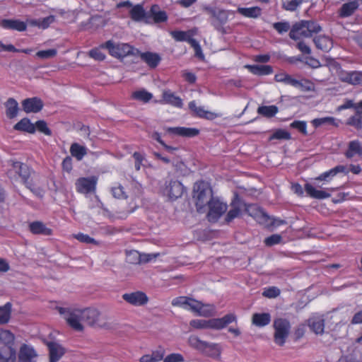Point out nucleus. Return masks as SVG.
I'll return each mask as SVG.
<instances>
[{"label":"nucleus","instance_id":"1","mask_svg":"<svg viewBox=\"0 0 362 362\" xmlns=\"http://www.w3.org/2000/svg\"><path fill=\"white\" fill-rule=\"evenodd\" d=\"M6 168V175L11 181L21 180L36 196L43 197V189L39 185V179L28 165L11 159L7 161Z\"/></svg>","mask_w":362,"mask_h":362},{"label":"nucleus","instance_id":"2","mask_svg":"<svg viewBox=\"0 0 362 362\" xmlns=\"http://www.w3.org/2000/svg\"><path fill=\"white\" fill-rule=\"evenodd\" d=\"M231 209L228 211L226 221L230 222L239 217L242 211L254 218L259 223H263L269 219V216L257 205L247 204L238 193H235L230 202Z\"/></svg>","mask_w":362,"mask_h":362},{"label":"nucleus","instance_id":"3","mask_svg":"<svg viewBox=\"0 0 362 362\" xmlns=\"http://www.w3.org/2000/svg\"><path fill=\"white\" fill-rule=\"evenodd\" d=\"M172 305L190 310L197 315L204 317L212 316L216 313V308L214 305L204 304L201 301L187 296H179L174 298L172 301Z\"/></svg>","mask_w":362,"mask_h":362},{"label":"nucleus","instance_id":"4","mask_svg":"<svg viewBox=\"0 0 362 362\" xmlns=\"http://www.w3.org/2000/svg\"><path fill=\"white\" fill-rule=\"evenodd\" d=\"M321 31V27L313 21H301L293 25L290 30L289 37L294 40H300L303 37H310L313 34Z\"/></svg>","mask_w":362,"mask_h":362},{"label":"nucleus","instance_id":"5","mask_svg":"<svg viewBox=\"0 0 362 362\" xmlns=\"http://www.w3.org/2000/svg\"><path fill=\"white\" fill-rule=\"evenodd\" d=\"M203 9L209 15V21L211 25L217 31L226 33L224 25L228 21L229 14H233L234 12L210 6H205Z\"/></svg>","mask_w":362,"mask_h":362},{"label":"nucleus","instance_id":"6","mask_svg":"<svg viewBox=\"0 0 362 362\" xmlns=\"http://www.w3.org/2000/svg\"><path fill=\"white\" fill-rule=\"evenodd\" d=\"M100 47H105L110 56L119 60H123L128 56L136 57V54L139 53V49L128 43H115L112 40L106 41L101 44Z\"/></svg>","mask_w":362,"mask_h":362},{"label":"nucleus","instance_id":"7","mask_svg":"<svg viewBox=\"0 0 362 362\" xmlns=\"http://www.w3.org/2000/svg\"><path fill=\"white\" fill-rule=\"evenodd\" d=\"M188 342L191 347L198 350L206 356L214 359L221 358V347L218 344L202 341L195 335L190 336Z\"/></svg>","mask_w":362,"mask_h":362},{"label":"nucleus","instance_id":"8","mask_svg":"<svg viewBox=\"0 0 362 362\" xmlns=\"http://www.w3.org/2000/svg\"><path fill=\"white\" fill-rule=\"evenodd\" d=\"M194 191L196 193V207L199 213L205 211V206L208 204L212 196V189L209 184L203 180L198 181L194 186Z\"/></svg>","mask_w":362,"mask_h":362},{"label":"nucleus","instance_id":"9","mask_svg":"<svg viewBox=\"0 0 362 362\" xmlns=\"http://www.w3.org/2000/svg\"><path fill=\"white\" fill-rule=\"evenodd\" d=\"M273 327L274 329V341L278 346H283L289 336L291 328L289 320L283 317L275 318Z\"/></svg>","mask_w":362,"mask_h":362},{"label":"nucleus","instance_id":"10","mask_svg":"<svg viewBox=\"0 0 362 362\" xmlns=\"http://www.w3.org/2000/svg\"><path fill=\"white\" fill-rule=\"evenodd\" d=\"M60 315H63L67 325L74 331L83 332V326L81 323L82 318L79 309L65 308L62 307L56 308Z\"/></svg>","mask_w":362,"mask_h":362},{"label":"nucleus","instance_id":"11","mask_svg":"<svg viewBox=\"0 0 362 362\" xmlns=\"http://www.w3.org/2000/svg\"><path fill=\"white\" fill-rule=\"evenodd\" d=\"M207 218L210 222H216L227 211L228 205L219 199L211 197L208 203Z\"/></svg>","mask_w":362,"mask_h":362},{"label":"nucleus","instance_id":"12","mask_svg":"<svg viewBox=\"0 0 362 362\" xmlns=\"http://www.w3.org/2000/svg\"><path fill=\"white\" fill-rule=\"evenodd\" d=\"M13 129L29 134L35 133L36 129L40 132L45 133V121L39 120L35 124H33L28 118L24 117L14 125Z\"/></svg>","mask_w":362,"mask_h":362},{"label":"nucleus","instance_id":"13","mask_svg":"<svg viewBox=\"0 0 362 362\" xmlns=\"http://www.w3.org/2000/svg\"><path fill=\"white\" fill-rule=\"evenodd\" d=\"M97 182L98 178L95 176L80 177L76 181V189L78 193L84 194L95 193Z\"/></svg>","mask_w":362,"mask_h":362},{"label":"nucleus","instance_id":"14","mask_svg":"<svg viewBox=\"0 0 362 362\" xmlns=\"http://www.w3.org/2000/svg\"><path fill=\"white\" fill-rule=\"evenodd\" d=\"M184 192L183 185L180 181L174 180L166 182L163 190V194L166 195L170 200H175L181 197Z\"/></svg>","mask_w":362,"mask_h":362},{"label":"nucleus","instance_id":"15","mask_svg":"<svg viewBox=\"0 0 362 362\" xmlns=\"http://www.w3.org/2000/svg\"><path fill=\"white\" fill-rule=\"evenodd\" d=\"M49 362H57L66 353V349L58 340L47 341Z\"/></svg>","mask_w":362,"mask_h":362},{"label":"nucleus","instance_id":"16","mask_svg":"<svg viewBox=\"0 0 362 362\" xmlns=\"http://www.w3.org/2000/svg\"><path fill=\"white\" fill-rule=\"evenodd\" d=\"M166 132L169 134L176 135L186 138H193L198 136L200 133L199 129L192 127H167Z\"/></svg>","mask_w":362,"mask_h":362},{"label":"nucleus","instance_id":"17","mask_svg":"<svg viewBox=\"0 0 362 362\" xmlns=\"http://www.w3.org/2000/svg\"><path fill=\"white\" fill-rule=\"evenodd\" d=\"M122 298L128 303L134 306L146 305L148 301L146 294L142 291H136L122 295Z\"/></svg>","mask_w":362,"mask_h":362},{"label":"nucleus","instance_id":"18","mask_svg":"<svg viewBox=\"0 0 362 362\" xmlns=\"http://www.w3.org/2000/svg\"><path fill=\"white\" fill-rule=\"evenodd\" d=\"M82 321L89 326L99 325L100 312L95 308L80 310Z\"/></svg>","mask_w":362,"mask_h":362},{"label":"nucleus","instance_id":"19","mask_svg":"<svg viewBox=\"0 0 362 362\" xmlns=\"http://www.w3.org/2000/svg\"><path fill=\"white\" fill-rule=\"evenodd\" d=\"M235 321H236L235 315L230 313L221 318L208 320V327L211 329H221Z\"/></svg>","mask_w":362,"mask_h":362},{"label":"nucleus","instance_id":"20","mask_svg":"<svg viewBox=\"0 0 362 362\" xmlns=\"http://www.w3.org/2000/svg\"><path fill=\"white\" fill-rule=\"evenodd\" d=\"M136 57H139L141 60L151 69L156 68L161 61V57L158 53L149 51L141 52L139 49V53L136 54Z\"/></svg>","mask_w":362,"mask_h":362},{"label":"nucleus","instance_id":"21","mask_svg":"<svg viewBox=\"0 0 362 362\" xmlns=\"http://www.w3.org/2000/svg\"><path fill=\"white\" fill-rule=\"evenodd\" d=\"M42 107V101L36 97L26 98L22 101L23 110L26 113L38 112Z\"/></svg>","mask_w":362,"mask_h":362},{"label":"nucleus","instance_id":"22","mask_svg":"<svg viewBox=\"0 0 362 362\" xmlns=\"http://www.w3.org/2000/svg\"><path fill=\"white\" fill-rule=\"evenodd\" d=\"M354 110V115L348 118L346 124L360 130L362 129V100L356 103Z\"/></svg>","mask_w":362,"mask_h":362},{"label":"nucleus","instance_id":"23","mask_svg":"<svg viewBox=\"0 0 362 362\" xmlns=\"http://www.w3.org/2000/svg\"><path fill=\"white\" fill-rule=\"evenodd\" d=\"M0 26L4 29L25 31L27 29V23L21 20L3 19L0 22Z\"/></svg>","mask_w":362,"mask_h":362},{"label":"nucleus","instance_id":"24","mask_svg":"<svg viewBox=\"0 0 362 362\" xmlns=\"http://www.w3.org/2000/svg\"><path fill=\"white\" fill-rule=\"evenodd\" d=\"M162 103L178 108H181L183 106L182 100L170 90H163L162 94Z\"/></svg>","mask_w":362,"mask_h":362},{"label":"nucleus","instance_id":"25","mask_svg":"<svg viewBox=\"0 0 362 362\" xmlns=\"http://www.w3.org/2000/svg\"><path fill=\"white\" fill-rule=\"evenodd\" d=\"M340 78L343 82H346L351 85L362 84V71H344L341 73Z\"/></svg>","mask_w":362,"mask_h":362},{"label":"nucleus","instance_id":"26","mask_svg":"<svg viewBox=\"0 0 362 362\" xmlns=\"http://www.w3.org/2000/svg\"><path fill=\"white\" fill-rule=\"evenodd\" d=\"M339 173H344L347 174L349 171L346 170V166L339 165L329 170L328 171L322 173L318 177H315V180L329 182L333 177Z\"/></svg>","mask_w":362,"mask_h":362},{"label":"nucleus","instance_id":"27","mask_svg":"<svg viewBox=\"0 0 362 362\" xmlns=\"http://www.w3.org/2000/svg\"><path fill=\"white\" fill-rule=\"evenodd\" d=\"M358 6L359 4L356 0L343 4L338 11V16L342 18L350 17L358 8Z\"/></svg>","mask_w":362,"mask_h":362},{"label":"nucleus","instance_id":"28","mask_svg":"<svg viewBox=\"0 0 362 362\" xmlns=\"http://www.w3.org/2000/svg\"><path fill=\"white\" fill-rule=\"evenodd\" d=\"M149 17L152 18L156 23H164L168 21L167 13L165 11H160L158 4L151 6L148 13V18Z\"/></svg>","mask_w":362,"mask_h":362},{"label":"nucleus","instance_id":"29","mask_svg":"<svg viewBox=\"0 0 362 362\" xmlns=\"http://www.w3.org/2000/svg\"><path fill=\"white\" fill-rule=\"evenodd\" d=\"M37 354L33 348L23 344L19 351L18 362H34Z\"/></svg>","mask_w":362,"mask_h":362},{"label":"nucleus","instance_id":"30","mask_svg":"<svg viewBox=\"0 0 362 362\" xmlns=\"http://www.w3.org/2000/svg\"><path fill=\"white\" fill-rule=\"evenodd\" d=\"M245 68L252 74L256 76H268L271 75L274 70L270 65H246Z\"/></svg>","mask_w":362,"mask_h":362},{"label":"nucleus","instance_id":"31","mask_svg":"<svg viewBox=\"0 0 362 362\" xmlns=\"http://www.w3.org/2000/svg\"><path fill=\"white\" fill-rule=\"evenodd\" d=\"M313 42L318 49L325 52H328L333 47L332 40L325 35L315 37Z\"/></svg>","mask_w":362,"mask_h":362},{"label":"nucleus","instance_id":"32","mask_svg":"<svg viewBox=\"0 0 362 362\" xmlns=\"http://www.w3.org/2000/svg\"><path fill=\"white\" fill-rule=\"evenodd\" d=\"M304 189L307 194L313 199H324L329 198L331 196V194L324 191V190H318L316 189L311 184L306 183L304 185Z\"/></svg>","mask_w":362,"mask_h":362},{"label":"nucleus","instance_id":"33","mask_svg":"<svg viewBox=\"0 0 362 362\" xmlns=\"http://www.w3.org/2000/svg\"><path fill=\"white\" fill-rule=\"evenodd\" d=\"M346 158H352L355 156H362V146L358 140L351 141L344 153Z\"/></svg>","mask_w":362,"mask_h":362},{"label":"nucleus","instance_id":"34","mask_svg":"<svg viewBox=\"0 0 362 362\" xmlns=\"http://www.w3.org/2000/svg\"><path fill=\"white\" fill-rule=\"evenodd\" d=\"M16 351L13 347L2 346L0 349V362H15Z\"/></svg>","mask_w":362,"mask_h":362},{"label":"nucleus","instance_id":"35","mask_svg":"<svg viewBox=\"0 0 362 362\" xmlns=\"http://www.w3.org/2000/svg\"><path fill=\"white\" fill-rule=\"evenodd\" d=\"M131 18L134 21H141L145 18H148V13H146L141 4H136L132 7L129 11Z\"/></svg>","mask_w":362,"mask_h":362},{"label":"nucleus","instance_id":"36","mask_svg":"<svg viewBox=\"0 0 362 362\" xmlns=\"http://www.w3.org/2000/svg\"><path fill=\"white\" fill-rule=\"evenodd\" d=\"M172 37L177 42H187L189 45L192 43L191 40L194 39L192 37V33L190 30H173L170 32Z\"/></svg>","mask_w":362,"mask_h":362},{"label":"nucleus","instance_id":"37","mask_svg":"<svg viewBox=\"0 0 362 362\" xmlns=\"http://www.w3.org/2000/svg\"><path fill=\"white\" fill-rule=\"evenodd\" d=\"M252 321L257 327H264L270 323L271 315L268 313H255L252 315Z\"/></svg>","mask_w":362,"mask_h":362},{"label":"nucleus","instance_id":"38","mask_svg":"<svg viewBox=\"0 0 362 362\" xmlns=\"http://www.w3.org/2000/svg\"><path fill=\"white\" fill-rule=\"evenodd\" d=\"M12 312V304L7 302L4 305L0 306V325L7 324L11 319Z\"/></svg>","mask_w":362,"mask_h":362},{"label":"nucleus","instance_id":"39","mask_svg":"<svg viewBox=\"0 0 362 362\" xmlns=\"http://www.w3.org/2000/svg\"><path fill=\"white\" fill-rule=\"evenodd\" d=\"M237 12L247 18H257L261 15L262 9L258 6L250 8L239 7L237 9Z\"/></svg>","mask_w":362,"mask_h":362},{"label":"nucleus","instance_id":"40","mask_svg":"<svg viewBox=\"0 0 362 362\" xmlns=\"http://www.w3.org/2000/svg\"><path fill=\"white\" fill-rule=\"evenodd\" d=\"M71 155L76 158L77 160H81L87 154V148L78 143H73L70 146Z\"/></svg>","mask_w":362,"mask_h":362},{"label":"nucleus","instance_id":"41","mask_svg":"<svg viewBox=\"0 0 362 362\" xmlns=\"http://www.w3.org/2000/svg\"><path fill=\"white\" fill-rule=\"evenodd\" d=\"M6 106V115L8 118L13 119L16 117L18 112V104L17 101L11 98L5 103Z\"/></svg>","mask_w":362,"mask_h":362},{"label":"nucleus","instance_id":"42","mask_svg":"<svg viewBox=\"0 0 362 362\" xmlns=\"http://www.w3.org/2000/svg\"><path fill=\"white\" fill-rule=\"evenodd\" d=\"M311 124L315 128H317L324 124H328L335 127H339V122L333 117L315 118L311 121Z\"/></svg>","mask_w":362,"mask_h":362},{"label":"nucleus","instance_id":"43","mask_svg":"<svg viewBox=\"0 0 362 362\" xmlns=\"http://www.w3.org/2000/svg\"><path fill=\"white\" fill-rule=\"evenodd\" d=\"M131 98L133 100L147 103L153 98V94L145 89H140L134 91L132 93Z\"/></svg>","mask_w":362,"mask_h":362},{"label":"nucleus","instance_id":"44","mask_svg":"<svg viewBox=\"0 0 362 362\" xmlns=\"http://www.w3.org/2000/svg\"><path fill=\"white\" fill-rule=\"evenodd\" d=\"M279 112V108L276 105H262L257 108V113L265 117L271 118L274 117Z\"/></svg>","mask_w":362,"mask_h":362},{"label":"nucleus","instance_id":"45","mask_svg":"<svg viewBox=\"0 0 362 362\" xmlns=\"http://www.w3.org/2000/svg\"><path fill=\"white\" fill-rule=\"evenodd\" d=\"M14 339V335L11 331L0 329V344H4L3 346L13 347Z\"/></svg>","mask_w":362,"mask_h":362},{"label":"nucleus","instance_id":"46","mask_svg":"<svg viewBox=\"0 0 362 362\" xmlns=\"http://www.w3.org/2000/svg\"><path fill=\"white\" fill-rule=\"evenodd\" d=\"M310 327L317 334L324 332L325 322L321 318H312L310 320Z\"/></svg>","mask_w":362,"mask_h":362},{"label":"nucleus","instance_id":"47","mask_svg":"<svg viewBox=\"0 0 362 362\" xmlns=\"http://www.w3.org/2000/svg\"><path fill=\"white\" fill-rule=\"evenodd\" d=\"M291 134L283 129H276L272 134L269 137V141L273 140H289L291 139Z\"/></svg>","mask_w":362,"mask_h":362},{"label":"nucleus","instance_id":"48","mask_svg":"<svg viewBox=\"0 0 362 362\" xmlns=\"http://www.w3.org/2000/svg\"><path fill=\"white\" fill-rule=\"evenodd\" d=\"M30 231L35 235L45 233V225L40 221H33L29 224Z\"/></svg>","mask_w":362,"mask_h":362},{"label":"nucleus","instance_id":"49","mask_svg":"<svg viewBox=\"0 0 362 362\" xmlns=\"http://www.w3.org/2000/svg\"><path fill=\"white\" fill-rule=\"evenodd\" d=\"M290 127L297 129L304 136H307L308 134L307 131V122L305 121L294 120L290 124Z\"/></svg>","mask_w":362,"mask_h":362},{"label":"nucleus","instance_id":"50","mask_svg":"<svg viewBox=\"0 0 362 362\" xmlns=\"http://www.w3.org/2000/svg\"><path fill=\"white\" fill-rule=\"evenodd\" d=\"M102 49H105V47H101L100 45L98 47L91 49L88 52L89 57L99 62L105 60L106 56L101 51Z\"/></svg>","mask_w":362,"mask_h":362},{"label":"nucleus","instance_id":"51","mask_svg":"<svg viewBox=\"0 0 362 362\" xmlns=\"http://www.w3.org/2000/svg\"><path fill=\"white\" fill-rule=\"evenodd\" d=\"M111 192L114 197L117 199H126L127 193L121 184H116L111 188Z\"/></svg>","mask_w":362,"mask_h":362},{"label":"nucleus","instance_id":"52","mask_svg":"<svg viewBox=\"0 0 362 362\" xmlns=\"http://www.w3.org/2000/svg\"><path fill=\"white\" fill-rule=\"evenodd\" d=\"M132 157L134 160V168L136 171H139L142 166H144V162L146 161L144 154L135 151L132 154Z\"/></svg>","mask_w":362,"mask_h":362},{"label":"nucleus","instance_id":"53","mask_svg":"<svg viewBox=\"0 0 362 362\" xmlns=\"http://www.w3.org/2000/svg\"><path fill=\"white\" fill-rule=\"evenodd\" d=\"M73 237L81 243L97 245V241L87 234L78 233L74 234Z\"/></svg>","mask_w":362,"mask_h":362},{"label":"nucleus","instance_id":"54","mask_svg":"<svg viewBox=\"0 0 362 362\" xmlns=\"http://www.w3.org/2000/svg\"><path fill=\"white\" fill-rule=\"evenodd\" d=\"M273 28L278 32L279 34H283L290 30V24L286 21L276 22L273 23Z\"/></svg>","mask_w":362,"mask_h":362},{"label":"nucleus","instance_id":"55","mask_svg":"<svg viewBox=\"0 0 362 362\" xmlns=\"http://www.w3.org/2000/svg\"><path fill=\"white\" fill-rule=\"evenodd\" d=\"M189 108L193 111L196 116L199 118H203L206 113V110L203 107L197 106L195 101H191L189 103Z\"/></svg>","mask_w":362,"mask_h":362},{"label":"nucleus","instance_id":"56","mask_svg":"<svg viewBox=\"0 0 362 362\" xmlns=\"http://www.w3.org/2000/svg\"><path fill=\"white\" fill-rule=\"evenodd\" d=\"M280 294V290L275 287L271 286L268 288H265L262 293V296L269 298H276Z\"/></svg>","mask_w":362,"mask_h":362},{"label":"nucleus","instance_id":"57","mask_svg":"<svg viewBox=\"0 0 362 362\" xmlns=\"http://www.w3.org/2000/svg\"><path fill=\"white\" fill-rule=\"evenodd\" d=\"M281 240H282L281 235H280L279 234H273V235L266 238L264 242L267 246L271 247L274 245L280 243L281 242Z\"/></svg>","mask_w":362,"mask_h":362},{"label":"nucleus","instance_id":"58","mask_svg":"<svg viewBox=\"0 0 362 362\" xmlns=\"http://www.w3.org/2000/svg\"><path fill=\"white\" fill-rule=\"evenodd\" d=\"M23 52L25 54H29L30 52V49H22L19 50L16 49L13 45H4L1 42H0V52Z\"/></svg>","mask_w":362,"mask_h":362},{"label":"nucleus","instance_id":"59","mask_svg":"<svg viewBox=\"0 0 362 362\" xmlns=\"http://www.w3.org/2000/svg\"><path fill=\"white\" fill-rule=\"evenodd\" d=\"M302 4V0L287 1L283 4V8L289 11H294Z\"/></svg>","mask_w":362,"mask_h":362},{"label":"nucleus","instance_id":"60","mask_svg":"<svg viewBox=\"0 0 362 362\" xmlns=\"http://www.w3.org/2000/svg\"><path fill=\"white\" fill-rule=\"evenodd\" d=\"M189 325L195 329H208V320H192Z\"/></svg>","mask_w":362,"mask_h":362},{"label":"nucleus","instance_id":"61","mask_svg":"<svg viewBox=\"0 0 362 362\" xmlns=\"http://www.w3.org/2000/svg\"><path fill=\"white\" fill-rule=\"evenodd\" d=\"M154 362H158L164 359L165 350L162 347L152 351L151 354Z\"/></svg>","mask_w":362,"mask_h":362},{"label":"nucleus","instance_id":"62","mask_svg":"<svg viewBox=\"0 0 362 362\" xmlns=\"http://www.w3.org/2000/svg\"><path fill=\"white\" fill-rule=\"evenodd\" d=\"M184 357L180 354H170L168 355L164 359L163 362H183Z\"/></svg>","mask_w":362,"mask_h":362},{"label":"nucleus","instance_id":"63","mask_svg":"<svg viewBox=\"0 0 362 362\" xmlns=\"http://www.w3.org/2000/svg\"><path fill=\"white\" fill-rule=\"evenodd\" d=\"M62 167L63 170L70 173L73 168L72 158L70 156H66L62 161Z\"/></svg>","mask_w":362,"mask_h":362},{"label":"nucleus","instance_id":"64","mask_svg":"<svg viewBox=\"0 0 362 362\" xmlns=\"http://www.w3.org/2000/svg\"><path fill=\"white\" fill-rule=\"evenodd\" d=\"M192 43L190 45L194 48L195 52V56L200 58L204 59V54L202 50V47L199 42L194 39V40H191Z\"/></svg>","mask_w":362,"mask_h":362}]
</instances>
